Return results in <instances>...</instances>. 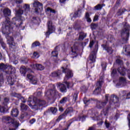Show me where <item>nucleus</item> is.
Listing matches in <instances>:
<instances>
[{"label": "nucleus", "mask_w": 130, "mask_h": 130, "mask_svg": "<svg viewBox=\"0 0 130 130\" xmlns=\"http://www.w3.org/2000/svg\"><path fill=\"white\" fill-rule=\"evenodd\" d=\"M6 80L8 83V85H10V86H13V85L15 84V80L11 76H7L6 77Z\"/></svg>", "instance_id": "nucleus-20"}, {"label": "nucleus", "mask_w": 130, "mask_h": 130, "mask_svg": "<svg viewBox=\"0 0 130 130\" xmlns=\"http://www.w3.org/2000/svg\"><path fill=\"white\" fill-rule=\"evenodd\" d=\"M109 97V94L105 95V100L103 101H98L96 103V107L98 109H102L106 106L107 103H108V98Z\"/></svg>", "instance_id": "nucleus-7"}, {"label": "nucleus", "mask_w": 130, "mask_h": 130, "mask_svg": "<svg viewBox=\"0 0 130 130\" xmlns=\"http://www.w3.org/2000/svg\"><path fill=\"white\" fill-rule=\"evenodd\" d=\"M51 87H52V88L48 89L45 93V95L46 96V97L50 99V98H56L57 96L60 95V93L55 89V85L51 84Z\"/></svg>", "instance_id": "nucleus-5"}, {"label": "nucleus", "mask_w": 130, "mask_h": 130, "mask_svg": "<svg viewBox=\"0 0 130 130\" xmlns=\"http://www.w3.org/2000/svg\"><path fill=\"white\" fill-rule=\"evenodd\" d=\"M20 108L22 112L28 113V112L31 111L30 108L27 105L22 103L20 104Z\"/></svg>", "instance_id": "nucleus-16"}, {"label": "nucleus", "mask_w": 130, "mask_h": 130, "mask_svg": "<svg viewBox=\"0 0 130 130\" xmlns=\"http://www.w3.org/2000/svg\"><path fill=\"white\" fill-rule=\"evenodd\" d=\"M34 56L36 58H38V57H39V55L38 54V53L35 52L34 53Z\"/></svg>", "instance_id": "nucleus-63"}, {"label": "nucleus", "mask_w": 130, "mask_h": 130, "mask_svg": "<svg viewBox=\"0 0 130 130\" xmlns=\"http://www.w3.org/2000/svg\"><path fill=\"white\" fill-rule=\"evenodd\" d=\"M78 51V47H75V46H73L71 47V51L70 52V54L72 55L71 57L72 58H75V57H77L78 56V53L77 52Z\"/></svg>", "instance_id": "nucleus-17"}, {"label": "nucleus", "mask_w": 130, "mask_h": 130, "mask_svg": "<svg viewBox=\"0 0 130 130\" xmlns=\"http://www.w3.org/2000/svg\"><path fill=\"white\" fill-rule=\"evenodd\" d=\"M24 12L25 14H28V13L30 12V5L28 4H24L22 8V10L19 9L16 12V13L17 15L21 16V15H23V14H24Z\"/></svg>", "instance_id": "nucleus-11"}, {"label": "nucleus", "mask_w": 130, "mask_h": 130, "mask_svg": "<svg viewBox=\"0 0 130 130\" xmlns=\"http://www.w3.org/2000/svg\"><path fill=\"white\" fill-rule=\"evenodd\" d=\"M103 84V81H99L96 83V87L95 89L93 91V93L94 95H99V94L101 93V91L102 89H101V87H102V84Z\"/></svg>", "instance_id": "nucleus-13"}, {"label": "nucleus", "mask_w": 130, "mask_h": 130, "mask_svg": "<svg viewBox=\"0 0 130 130\" xmlns=\"http://www.w3.org/2000/svg\"><path fill=\"white\" fill-rule=\"evenodd\" d=\"M3 120L4 122H6V123H12V124H13L16 127L19 126V122L9 116H4Z\"/></svg>", "instance_id": "nucleus-10"}, {"label": "nucleus", "mask_w": 130, "mask_h": 130, "mask_svg": "<svg viewBox=\"0 0 130 130\" xmlns=\"http://www.w3.org/2000/svg\"><path fill=\"white\" fill-rule=\"evenodd\" d=\"M108 40L110 41V42H112V41L114 40V38H113V36H111L110 37H108Z\"/></svg>", "instance_id": "nucleus-55"}, {"label": "nucleus", "mask_w": 130, "mask_h": 130, "mask_svg": "<svg viewBox=\"0 0 130 130\" xmlns=\"http://www.w3.org/2000/svg\"><path fill=\"white\" fill-rule=\"evenodd\" d=\"M123 28L121 31L122 44L127 43L129 37L130 25L127 22H123Z\"/></svg>", "instance_id": "nucleus-2"}, {"label": "nucleus", "mask_w": 130, "mask_h": 130, "mask_svg": "<svg viewBox=\"0 0 130 130\" xmlns=\"http://www.w3.org/2000/svg\"><path fill=\"white\" fill-rule=\"evenodd\" d=\"M59 87H60V91L61 93H66L67 92L68 89H67V86L63 84H59Z\"/></svg>", "instance_id": "nucleus-25"}, {"label": "nucleus", "mask_w": 130, "mask_h": 130, "mask_svg": "<svg viewBox=\"0 0 130 130\" xmlns=\"http://www.w3.org/2000/svg\"><path fill=\"white\" fill-rule=\"evenodd\" d=\"M112 103H114V104H115L116 103H119V99H118V97L114 94H112L110 97V106H108L105 109V111H104V115L105 116H106V115L108 114V111L109 110V109H110L111 107L110 106L111 105V104H112Z\"/></svg>", "instance_id": "nucleus-6"}, {"label": "nucleus", "mask_w": 130, "mask_h": 130, "mask_svg": "<svg viewBox=\"0 0 130 130\" xmlns=\"http://www.w3.org/2000/svg\"><path fill=\"white\" fill-rule=\"evenodd\" d=\"M69 101V98L68 96H65L62 98L59 101L60 104H66L67 102Z\"/></svg>", "instance_id": "nucleus-30"}, {"label": "nucleus", "mask_w": 130, "mask_h": 130, "mask_svg": "<svg viewBox=\"0 0 130 130\" xmlns=\"http://www.w3.org/2000/svg\"><path fill=\"white\" fill-rule=\"evenodd\" d=\"M20 72L21 74L23 75V76H25V75H26V73L27 72V69H26V67H25L24 66H22L20 68Z\"/></svg>", "instance_id": "nucleus-32"}, {"label": "nucleus", "mask_w": 130, "mask_h": 130, "mask_svg": "<svg viewBox=\"0 0 130 130\" xmlns=\"http://www.w3.org/2000/svg\"><path fill=\"white\" fill-rule=\"evenodd\" d=\"M5 73L7 75H12L10 66H8L7 69L5 71Z\"/></svg>", "instance_id": "nucleus-40"}, {"label": "nucleus", "mask_w": 130, "mask_h": 130, "mask_svg": "<svg viewBox=\"0 0 130 130\" xmlns=\"http://www.w3.org/2000/svg\"><path fill=\"white\" fill-rule=\"evenodd\" d=\"M19 114V110L17 108L12 109L11 111V115L13 117H17Z\"/></svg>", "instance_id": "nucleus-22"}, {"label": "nucleus", "mask_w": 130, "mask_h": 130, "mask_svg": "<svg viewBox=\"0 0 130 130\" xmlns=\"http://www.w3.org/2000/svg\"><path fill=\"white\" fill-rule=\"evenodd\" d=\"M93 45H94V41H91L90 42L89 47L92 48Z\"/></svg>", "instance_id": "nucleus-62"}, {"label": "nucleus", "mask_w": 130, "mask_h": 130, "mask_svg": "<svg viewBox=\"0 0 130 130\" xmlns=\"http://www.w3.org/2000/svg\"><path fill=\"white\" fill-rule=\"evenodd\" d=\"M10 99H9V98H4V102L3 103L4 105H6L7 103H8Z\"/></svg>", "instance_id": "nucleus-52"}, {"label": "nucleus", "mask_w": 130, "mask_h": 130, "mask_svg": "<svg viewBox=\"0 0 130 130\" xmlns=\"http://www.w3.org/2000/svg\"><path fill=\"white\" fill-rule=\"evenodd\" d=\"M14 96L15 97H16L18 99H20L22 96V95H21V94L19 93H15Z\"/></svg>", "instance_id": "nucleus-57"}, {"label": "nucleus", "mask_w": 130, "mask_h": 130, "mask_svg": "<svg viewBox=\"0 0 130 130\" xmlns=\"http://www.w3.org/2000/svg\"><path fill=\"white\" fill-rule=\"evenodd\" d=\"M83 102H84V104L88 105V104H89V103H91L92 102V99L88 100V99H87V98H84V99H83Z\"/></svg>", "instance_id": "nucleus-37"}, {"label": "nucleus", "mask_w": 130, "mask_h": 130, "mask_svg": "<svg viewBox=\"0 0 130 130\" xmlns=\"http://www.w3.org/2000/svg\"><path fill=\"white\" fill-rule=\"evenodd\" d=\"M119 82L122 83H124V82H125V78L123 77H120L119 78Z\"/></svg>", "instance_id": "nucleus-58"}, {"label": "nucleus", "mask_w": 130, "mask_h": 130, "mask_svg": "<svg viewBox=\"0 0 130 130\" xmlns=\"http://www.w3.org/2000/svg\"><path fill=\"white\" fill-rule=\"evenodd\" d=\"M32 47H37V46H40V43L38 41L34 42L31 45Z\"/></svg>", "instance_id": "nucleus-42"}, {"label": "nucleus", "mask_w": 130, "mask_h": 130, "mask_svg": "<svg viewBox=\"0 0 130 130\" xmlns=\"http://www.w3.org/2000/svg\"><path fill=\"white\" fill-rule=\"evenodd\" d=\"M34 69L38 70V71H43L44 69V66L40 64H34Z\"/></svg>", "instance_id": "nucleus-29"}, {"label": "nucleus", "mask_w": 130, "mask_h": 130, "mask_svg": "<svg viewBox=\"0 0 130 130\" xmlns=\"http://www.w3.org/2000/svg\"><path fill=\"white\" fill-rule=\"evenodd\" d=\"M116 74H117V70H116V69H113L111 73V76L114 77Z\"/></svg>", "instance_id": "nucleus-48"}, {"label": "nucleus", "mask_w": 130, "mask_h": 130, "mask_svg": "<svg viewBox=\"0 0 130 130\" xmlns=\"http://www.w3.org/2000/svg\"><path fill=\"white\" fill-rule=\"evenodd\" d=\"M118 72L120 74V75H121V76H125V68L121 67H119L118 68Z\"/></svg>", "instance_id": "nucleus-26"}, {"label": "nucleus", "mask_w": 130, "mask_h": 130, "mask_svg": "<svg viewBox=\"0 0 130 130\" xmlns=\"http://www.w3.org/2000/svg\"><path fill=\"white\" fill-rule=\"evenodd\" d=\"M80 91L82 93H86L88 91V87L85 85H83L80 87Z\"/></svg>", "instance_id": "nucleus-35"}, {"label": "nucleus", "mask_w": 130, "mask_h": 130, "mask_svg": "<svg viewBox=\"0 0 130 130\" xmlns=\"http://www.w3.org/2000/svg\"><path fill=\"white\" fill-rule=\"evenodd\" d=\"M46 12H49L50 13H53V14H55V10L49 7L46 9Z\"/></svg>", "instance_id": "nucleus-45"}, {"label": "nucleus", "mask_w": 130, "mask_h": 130, "mask_svg": "<svg viewBox=\"0 0 130 130\" xmlns=\"http://www.w3.org/2000/svg\"><path fill=\"white\" fill-rule=\"evenodd\" d=\"M34 102L35 105L29 104L28 105L30 108H31V109H35V110H38V109H40V107L44 106L46 103L45 101L43 100L37 99L36 97L34 98Z\"/></svg>", "instance_id": "nucleus-4"}, {"label": "nucleus", "mask_w": 130, "mask_h": 130, "mask_svg": "<svg viewBox=\"0 0 130 130\" xmlns=\"http://www.w3.org/2000/svg\"><path fill=\"white\" fill-rule=\"evenodd\" d=\"M123 52H125L126 54L130 56V45H125L123 47Z\"/></svg>", "instance_id": "nucleus-23"}, {"label": "nucleus", "mask_w": 130, "mask_h": 130, "mask_svg": "<svg viewBox=\"0 0 130 130\" xmlns=\"http://www.w3.org/2000/svg\"><path fill=\"white\" fill-rule=\"evenodd\" d=\"M11 11L10 9L7 8H5L3 11V14L4 17L6 18V20L2 22L3 26H5V27L2 29V33L4 35H9L11 32L14 31V28L16 27L19 28L21 27V25L23 24L22 20H17V18L14 17L12 18V21H10V18L9 17L11 16Z\"/></svg>", "instance_id": "nucleus-1"}, {"label": "nucleus", "mask_w": 130, "mask_h": 130, "mask_svg": "<svg viewBox=\"0 0 130 130\" xmlns=\"http://www.w3.org/2000/svg\"><path fill=\"white\" fill-rule=\"evenodd\" d=\"M42 96V91H40L37 93V97L38 98H39L40 97Z\"/></svg>", "instance_id": "nucleus-54"}, {"label": "nucleus", "mask_w": 130, "mask_h": 130, "mask_svg": "<svg viewBox=\"0 0 130 130\" xmlns=\"http://www.w3.org/2000/svg\"><path fill=\"white\" fill-rule=\"evenodd\" d=\"M1 46H2L3 49H6V47H7V45L6 44V43H5V42H4V41H1L0 42Z\"/></svg>", "instance_id": "nucleus-50"}, {"label": "nucleus", "mask_w": 130, "mask_h": 130, "mask_svg": "<svg viewBox=\"0 0 130 130\" xmlns=\"http://www.w3.org/2000/svg\"><path fill=\"white\" fill-rule=\"evenodd\" d=\"M78 92H76L73 94V101L74 102H77V100L78 99Z\"/></svg>", "instance_id": "nucleus-44"}, {"label": "nucleus", "mask_w": 130, "mask_h": 130, "mask_svg": "<svg viewBox=\"0 0 130 130\" xmlns=\"http://www.w3.org/2000/svg\"><path fill=\"white\" fill-rule=\"evenodd\" d=\"M74 112V108L72 107L68 108L64 111V112L59 115L56 119V122H59L61 119H63V118H66V117L68 114H71V113H73Z\"/></svg>", "instance_id": "nucleus-9"}, {"label": "nucleus", "mask_w": 130, "mask_h": 130, "mask_svg": "<svg viewBox=\"0 0 130 130\" xmlns=\"http://www.w3.org/2000/svg\"><path fill=\"white\" fill-rule=\"evenodd\" d=\"M50 113V111L49 109H48V110L46 111L45 112H44V115H48Z\"/></svg>", "instance_id": "nucleus-59"}, {"label": "nucleus", "mask_w": 130, "mask_h": 130, "mask_svg": "<svg viewBox=\"0 0 130 130\" xmlns=\"http://www.w3.org/2000/svg\"><path fill=\"white\" fill-rule=\"evenodd\" d=\"M60 75H61V71L58 70L57 71L52 73L51 76L52 78H59Z\"/></svg>", "instance_id": "nucleus-21"}, {"label": "nucleus", "mask_w": 130, "mask_h": 130, "mask_svg": "<svg viewBox=\"0 0 130 130\" xmlns=\"http://www.w3.org/2000/svg\"><path fill=\"white\" fill-rule=\"evenodd\" d=\"M7 43L9 45L10 49H15L16 48V44L14 42V38L9 37V39L7 41Z\"/></svg>", "instance_id": "nucleus-15"}, {"label": "nucleus", "mask_w": 130, "mask_h": 130, "mask_svg": "<svg viewBox=\"0 0 130 130\" xmlns=\"http://www.w3.org/2000/svg\"><path fill=\"white\" fill-rule=\"evenodd\" d=\"M28 115V113H24L22 112V113L21 114L20 116V119H24L26 116Z\"/></svg>", "instance_id": "nucleus-41"}, {"label": "nucleus", "mask_w": 130, "mask_h": 130, "mask_svg": "<svg viewBox=\"0 0 130 130\" xmlns=\"http://www.w3.org/2000/svg\"><path fill=\"white\" fill-rule=\"evenodd\" d=\"M15 3L17 5H20V4L23 3V0H15Z\"/></svg>", "instance_id": "nucleus-61"}, {"label": "nucleus", "mask_w": 130, "mask_h": 130, "mask_svg": "<svg viewBox=\"0 0 130 130\" xmlns=\"http://www.w3.org/2000/svg\"><path fill=\"white\" fill-rule=\"evenodd\" d=\"M33 7L34 9H35V13L38 14L39 11H40V9L43 8V5L38 1H35L33 3Z\"/></svg>", "instance_id": "nucleus-14"}, {"label": "nucleus", "mask_w": 130, "mask_h": 130, "mask_svg": "<svg viewBox=\"0 0 130 130\" xmlns=\"http://www.w3.org/2000/svg\"><path fill=\"white\" fill-rule=\"evenodd\" d=\"M62 73H64L66 74L65 77H64V83L66 84L67 86V88L68 89H70V88H73V86H74V84L70 82H68L67 81L70 79V78H73L74 77V74L73 73V71L72 70H70L67 67H61Z\"/></svg>", "instance_id": "nucleus-3"}, {"label": "nucleus", "mask_w": 130, "mask_h": 130, "mask_svg": "<svg viewBox=\"0 0 130 130\" xmlns=\"http://www.w3.org/2000/svg\"><path fill=\"white\" fill-rule=\"evenodd\" d=\"M125 11H126V10L125 9H119L117 12L118 16H121V15H122Z\"/></svg>", "instance_id": "nucleus-39"}, {"label": "nucleus", "mask_w": 130, "mask_h": 130, "mask_svg": "<svg viewBox=\"0 0 130 130\" xmlns=\"http://www.w3.org/2000/svg\"><path fill=\"white\" fill-rule=\"evenodd\" d=\"M36 121V119L32 118L29 120V123H30V124H33V123H34V122H35Z\"/></svg>", "instance_id": "nucleus-56"}, {"label": "nucleus", "mask_w": 130, "mask_h": 130, "mask_svg": "<svg viewBox=\"0 0 130 130\" xmlns=\"http://www.w3.org/2000/svg\"><path fill=\"white\" fill-rule=\"evenodd\" d=\"M102 47H103L105 50H106L107 52H108L109 54H112V52H113V49H112V48L108 47L107 45L105 44L102 45Z\"/></svg>", "instance_id": "nucleus-19"}, {"label": "nucleus", "mask_w": 130, "mask_h": 130, "mask_svg": "<svg viewBox=\"0 0 130 130\" xmlns=\"http://www.w3.org/2000/svg\"><path fill=\"white\" fill-rule=\"evenodd\" d=\"M116 62L118 63V64H123V62L122 60H120V59H117L116 60Z\"/></svg>", "instance_id": "nucleus-53"}, {"label": "nucleus", "mask_w": 130, "mask_h": 130, "mask_svg": "<svg viewBox=\"0 0 130 130\" xmlns=\"http://www.w3.org/2000/svg\"><path fill=\"white\" fill-rule=\"evenodd\" d=\"M34 99H33L32 101V98L31 97L28 98V100L27 101V104L29 106V104H33V102H34Z\"/></svg>", "instance_id": "nucleus-47"}, {"label": "nucleus", "mask_w": 130, "mask_h": 130, "mask_svg": "<svg viewBox=\"0 0 130 130\" xmlns=\"http://www.w3.org/2000/svg\"><path fill=\"white\" fill-rule=\"evenodd\" d=\"M47 25L48 27V30L45 33V35L46 37H49V35L50 34H52L55 31V26L53 25L52 23V21L48 20L47 23Z\"/></svg>", "instance_id": "nucleus-8"}, {"label": "nucleus", "mask_w": 130, "mask_h": 130, "mask_svg": "<svg viewBox=\"0 0 130 130\" xmlns=\"http://www.w3.org/2000/svg\"><path fill=\"white\" fill-rule=\"evenodd\" d=\"M105 124L107 128H109V127H110V123L107 122V120H106L105 122Z\"/></svg>", "instance_id": "nucleus-51"}, {"label": "nucleus", "mask_w": 130, "mask_h": 130, "mask_svg": "<svg viewBox=\"0 0 130 130\" xmlns=\"http://www.w3.org/2000/svg\"><path fill=\"white\" fill-rule=\"evenodd\" d=\"M103 7H105V4H103L102 5H101V4H98V5L94 7V8H95V10H97L98 11H99V10H102Z\"/></svg>", "instance_id": "nucleus-36"}, {"label": "nucleus", "mask_w": 130, "mask_h": 130, "mask_svg": "<svg viewBox=\"0 0 130 130\" xmlns=\"http://www.w3.org/2000/svg\"><path fill=\"white\" fill-rule=\"evenodd\" d=\"M98 51V44L95 45V48L94 50L91 52L89 55V59L91 62H95L96 61V54Z\"/></svg>", "instance_id": "nucleus-12"}, {"label": "nucleus", "mask_w": 130, "mask_h": 130, "mask_svg": "<svg viewBox=\"0 0 130 130\" xmlns=\"http://www.w3.org/2000/svg\"><path fill=\"white\" fill-rule=\"evenodd\" d=\"M58 48V46H56L55 48V50L52 52V55L53 57H57V55H58V52L56 50Z\"/></svg>", "instance_id": "nucleus-34"}, {"label": "nucleus", "mask_w": 130, "mask_h": 130, "mask_svg": "<svg viewBox=\"0 0 130 130\" xmlns=\"http://www.w3.org/2000/svg\"><path fill=\"white\" fill-rule=\"evenodd\" d=\"M87 36V34L84 33L83 31H81L79 32V37L78 38V41H82V40H84L85 38H86Z\"/></svg>", "instance_id": "nucleus-24"}, {"label": "nucleus", "mask_w": 130, "mask_h": 130, "mask_svg": "<svg viewBox=\"0 0 130 130\" xmlns=\"http://www.w3.org/2000/svg\"><path fill=\"white\" fill-rule=\"evenodd\" d=\"M23 103H26V100L25 99V98L23 96H21V98L19 99Z\"/></svg>", "instance_id": "nucleus-60"}, {"label": "nucleus", "mask_w": 130, "mask_h": 130, "mask_svg": "<svg viewBox=\"0 0 130 130\" xmlns=\"http://www.w3.org/2000/svg\"><path fill=\"white\" fill-rule=\"evenodd\" d=\"M98 26V25H97V24L95 23H91L90 25V27L92 30H95V29L97 28Z\"/></svg>", "instance_id": "nucleus-46"}, {"label": "nucleus", "mask_w": 130, "mask_h": 130, "mask_svg": "<svg viewBox=\"0 0 130 130\" xmlns=\"http://www.w3.org/2000/svg\"><path fill=\"white\" fill-rule=\"evenodd\" d=\"M82 16V10L78 9L76 12L74 13L73 15V18H78Z\"/></svg>", "instance_id": "nucleus-27"}, {"label": "nucleus", "mask_w": 130, "mask_h": 130, "mask_svg": "<svg viewBox=\"0 0 130 130\" xmlns=\"http://www.w3.org/2000/svg\"><path fill=\"white\" fill-rule=\"evenodd\" d=\"M8 67H9V66H8L7 64H5L3 63H1L0 64L1 72H5V73H6V71H7V70H8Z\"/></svg>", "instance_id": "nucleus-28"}, {"label": "nucleus", "mask_w": 130, "mask_h": 130, "mask_svg": "<svg viewBox=\"0 0 130 130\" xmlns=\"http://www.w3.org/2000/svg\"><path fill=\"white\" fill-rule=\"evenodd\" d=\"M7 110H8V106L7 105H5L4 106H0V112H2V113H5V112H6Z\"/></svg>", "instance_id": "nucleus-33"}, {"label": "nucleus", "mask_w": 130, "mask_h": 130, "mask_svg": "<svg viewBox=\"0 0 130 130\" xmlns=\"http://www.w3.org/2000/svg\"><path fill=\"white\" fill-rule=\"evenodd\" d=\"M27 78L29 79L30 83L33 85H36L37 84V78L33 76L31 74H27Z\"/></svg>", "instance_id": "nucleus-18"}, {"label": "nucleus", "mask_w": 130, "mask_h": 130, "mask_svg": "<svg viewBox=\"0 0 130 130\" xmlns=\"http://www.w3.org/2000/svg\"><path fill=\"white\" fill-rule=\"evenodd\" d=\"M73 28L75 29V30H80V29H81V27H77L76 25H74Z\"/></svg>", "instance_id": "nucleus-64"}, {"label": "nucleus", "mask_w": 130, "mask_h": 130, "mask_svg": "<svg viewBox=\"0 0 130 130\" xmlns=\"http://www.w3.org/2000/svg\"><path fill=\"white\" fill-rule=\"evenodd\" d=\"M85 18L88 23H91L92 22V20L90 18V14L89 12H86L85 13Z\"/></svg>", "instance_id": "nucleus-31"}, {"label": "nucleus", "mask_w": 130, "mask_h": 130, "mask_svg": "<svg viewBox=\"0 0 130 130\" xmlns=\"http://www.w3.org/2000/svg\"><path fill=\"white\" fill-rule=\"evenodd\" d=\"M10 69H11L12 74H15L16 73V68H15V67H13V66H10Z\"/></svg>", "instance_id": "nucleus-49"}, {"label": "nucleus", "mask_w": 130, "mask_h": 130, "mask_svg": "<svg viewBox=\"0 0 130 130\" xmlns=\"http://www.w3.org/2000/svg\"><path fill=\"white\" fill-rule=\"evenodd\" d=\"M4 83V76H3L2 74H0V87L3 86Z\"/></svg>", "instance_id": "nucleus-43"}, {"label": "nucleus", "mask_w": 130, "mask_h": 130, "mask_svg": "<svg viewBox=\"0 0 130 130\" xmlns=\"http://www.w3.org/2000/svg\"><path fill=\"white\" fill-rule=\"evenodd\" d=\"M50 112H51L53 114H55L57 112V108L55 107H52L50 109Z\"/></svg>", "instance_id": "nucleus-38"}]
</instances>
